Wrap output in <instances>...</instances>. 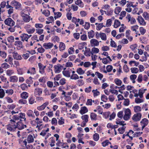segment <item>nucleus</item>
<instances>
[{
    "label": "nucleus",
    "instance_id": "20",
    "mask_svg": "<svg viewBox=\"0 0 149 149\" xmlns=\"http://www.w3.org/2000/svg\"><path fill=\"white\" fill-rule=\"evenodd\" d=\"M59 47L60 49V51H62L65 49V46L63 42H60Z\"/></svg>",
    "mask_w": 149,
    "mask_h": 149
},
{
    "label": "nucleus",
    "instance_id": "2",
    "mask_svg": "<svg viewBox=\"0 0 149 149\" xmlns=\"http://www.w3.org/2000/svg\"><path fill=\"white\" fill-rule=\"evenodd\" d=\"M5 24L10 26H13L14 25L15 23L13 20L10 18H8L5 19L4 21Z\"/></svg>",
    "mask_w": 149,
    "mask_h": 149
},
{
    "label": "nucleus",
    "instance_id": "27",
    "mask_svg": "<svg viewBox=\"0 0 149 149\" xmlns=\"http://www.w3.org/2000/svg\"><path fill=\"white\" fill-rule=\"evenodd\" d=\"M88 116L87 115H84L81 116V119L84 120L83 122L87 123L88 121Z\"/></svg>",
    "mask_w": 149,
    "mask_h": 149
},
{
    "label": "nucleus",
    "instance_id": "45",
    "mask_svg": "<svg viewBox=\"0 0 149 149\" xmlns=\"http://www.w3.org/2000/svg\"><path fill=\"white\" fill-rule=\"evenodd\" d=\"M109 144H111V143L109 141V140H107L102 143V145L104 147L108 145Z\"/></svg>",
    "mask_w": 149,
    "mask_h": 149
},
{
    "label": "nucleus",
    "instance_id": "19",
    "mask_svg": "<svg viewBox=\"0 0 149 149\" xmlns=\"http://www.w3.org/2000/svg\"><path fill=\"white\" fill-rule=\"evenodd\" d=\"M13 125V126H11V125H7V129L11 131H14L15 129L17 128V126L15 125Z\"/></svg>",
    "mask_w": 149,
    "mask_h": 149
},
{
    "label": "nucleus",
    "instance_id": "44",
    "mask_svg": "<svg viewBox=\"0 0 149 149\" xmlns=\"http://www.w3.org/2000/svg\"><path fill=\"white\" fill-rule=\"evenodd\" d=\"M14 37L10 36L8 38L7 40L10 43H12L13 42H14Z\"/></svg>",
    "mask_w": 149,
    "mask_h": 149
},
{
    "label": "nucleus",
    "instance_id": "23",
    "mask_svg": "<svg viewBox=\"0 0 149 149\" xmlns=\"http://www.w3.org/2000/svg\"><path fill=\"white\" fill-rule=\"evenodd\" d=\"M141 125H147L148 123V119L146 118H144L140 122Z\"/></svg>",
    "mask_w": 149,
    "mask_h": 149
},
{
    "label": "nucleus",
    "instance_id": "31",
    "mask_svg": "<svg viewBox=\"0 0 149 149\" xmlns=\"http://www.w3.org/2000/svg\"><path fill=\"white\" fill-rule=\"evenodd\" d=\"M103 27H105L106 26H104L103 23H100L98 25L96 26V29L97 30L99 31Z\"/></svg>",
    "mask_w": 149,
    "mask_h": 149
},
{
    "label": "nucleus",
    "instance_id": "22",
    "mask_svg": "<svg viewBox=\"0 0 149 149\" xmlns=\"http://www.w3.org/2000/svg\"><path fill=\"white\" fill-rule=\"evenodd\" d=\"M95 35L94 32L93 30H91L88 33V36L89 38H93Z\"/></svg>",
    "mask_w": 149,
    "mask_h": 149
},
{
    "label": "nucleus",
    "instance_id": "15",
    "mask_svg": "<svg viewBox=\"0 0 149 149\" xmlns=\"http://www.w3.org/2000/svg\"><path fill=\"white\" fill-rule=\"evenodd\" d=\"M84 54L87 56H90L91 54V51L89 48H88L84 51Z\"/></svg>",
    "mask_w": 149,
    "mask_h": 149
},
{
    "label": "nucleus",
    "instance_id": "51",
    "mask_svg": "<svg viewBox=\"0 0 149 149\" xmlns=\"http://www.w3.org/2000/svg\"><path fill=\"white\" fill-rule=\"evenodd\" d=\"M121 10V8L119 7H116L114 10L115 13L116 14H118L120 12Z\"/></svg>",
    "mask_w": 149,
    "mask_h": 149
},
{
    "label": "nucleus",
    "instance_id": "50",
    "mask_svg": "<svg viewBox=\"0 0 149 149\" xmlns=\"http://www.w3.org/2000/svg\"><path fill=\"white\" fill-rule=\"evenodd\" d=\"M132 63H135L134 66H137L139 64V63L138 62H136L134 61H130L129 64L130 65H132Z\"/></svg>",
    "mask_w": 149,
    "mask_h": 149
},
{
    "label": "nucleus",
    "instance_id": "16",
    "mask_svg": "<svg viewBox=\"0 0 149 149\" xmlns=\"http://www.w3.org/2000/svg\"><path fill=\"white\" fill-rule=\"evenodd\" d=\"M10 82H17L18 80V77L16 76H13L10 77Z\"/></svg>",
    "mask_w": 149,
    "mask_h": 149
},
{
    "label": "nucleus",
    "instance_id": "43",
    "mask_svg": "<svg viewBox=\"0 0 149 149\" xmlns=\"http://www.w3.org/2000/svg\"><path fill=\"white\" fill-rule=\"evenodd\" d=\"M5 92L4 90L2 89H0V98H3L5 95Z\"/></svg>",
    "mask_w": 149,
    "mask_h": 149
},
{
    "label": "nucleus",
    "instance_id": "32",
    "mask_svg": "<svg viewBox=\"0 0 149 149\" xmlns=\"http://www.w3.org/2000/svg\"><path fill=\"white\" fill-rule=\"evenodd\" d=\"M16 124L17 128H18L19 130H21L24 128V125L21 123L19 124L18 123H17Z\"/></svg>",
    "mask_w": 149,
    "mask_h": 149
},
{
    "label": "nucleus",
    "instance_id": "28",
    "mask_svg": "<svg viewBox=\"0 0 149 149\" xmlns=\"http://www.w3.org/2000/svg\"><path fill=\"white\" fill-rule=\"evenodd\" d=\"M77 72L79 75H82L84 74L85 71L81 68H79L77 69Z\"/></svg>",
    "mask_w": 149,
    "mask_h": 149
},
{
    "label": "nucleus",
    "instance_id": "62",
    "mask_svg": "<svg viewBox=\"0 0 149 149\" xmlns=\"http://www.w3.org/2000/svg\"><path fill=\"white\" fill-rule=\"evenodd\" d=\"M139 30L141 34L142 35H143L146 32V30L143 27H140L139 28Z\"/></svg>",
    "mask_w": 149,
    "mask_h": 149
},
{
    "label": "nucleus",
    "instance_id": "4",
    "mask_svg": "<svg viewBox=\"0 0 149 149\" xmlns=\"http://www.w3.org/2000/svg\"><path fill=\"white\" fill-rule=\"evenodd\" d=\"M141 114L138 113L135 114L132 117V119L134 121L137 122L139 121L141 118Z\"/></svg>",
    "mask_w": 149,
    "mask_h": 149
},
{
    "label": "nucleus",
    "instance_id": "13",
    "mask_svg": "<svg viewBox=\"0 0 149 149\" xmlns=\"http://www.w3.org/2000/svg\"><path fill=\"white\" fill-rule=\"evenodd\" d=\"M54 45L53 43L49 42L45 43L43 44V47L46 49H47L51 48Z\"/></svg>",
    "mask_w": 149,
    "mask_h": 149
},
{
    "label": "nucleus",
    "instance_id": "10",
    "mask_svg": "<svg viewBox=\"0 0 149 149\" xmlns=\"http://www.w3.org/2000/svg\"><path fill=\"white\" fill-rule=\"evenodd\" d=\"M13 55L14 58L16 60H20L22 59L21 56L17 52H15L13 53Z\"/></svg>",
    "mask_w": 149,
    "mask_h": 149
},
{
    "label": "nucleus",
    "instance_id": "11",
    "mask_svg": "<svg viewBox=\"0 0 149 149\" xmlns=\"http://www.w3.org/2000/svg\"><path fill=\"white\" fill-rule=\"evenodd\" d=\"M91 45L92 46H97L99 45V42L97 40L92 39L90 41Z\"/></svg>",
    "mask_w": 149,
    "mask_h": 149
},
{
    "label": "nucleus",
    "instance_id": "63",
    "mask_svg": "<svg viewBox=\"0 0 149 149\" xmlns=\"http://www.w3.org/2000/svg\"><path fill=\"white\" fill-rule=\"evenodd\" d=\"M32 79V78L31 77H30L28 79L26 80V83L29 84H32L33 82V80Z\"/></svg>",
    "mask_w": 149,
    "mask_h": 149
},
{
    "label": "nucleus",
    "instance_id": "21",
    "mask_svg": "<svg viewBox=\"0 0 149 149\" xmlns=\"http://www.w3.org/2000/svg\"><path fill=\"white\" fill-rule=\"evenodd\" d=\"M21 96L22 99H26L28 97V94L27 92H24L21 94Z\"/></svg>",
    "mask_w": 149,
    "mask_h": 149
},
{
    "label": "nucleus",
    "instance_id": "56",
    "mask_svg": "<svg viewBox=\"0 0 149 149\" xmlns=\"http://www.w3.org/2000/svg\"><path fill=\"white\" fill-rule=\"evenodd\" d=\"M79 78V76L77 74H73L70 76V79L75 80L78 79Z\"/></svg>",
    "mask_w": 149,
    "mask_h": 149
},
{
    "label": "nucleus",
    "instance_id": "54",
    "mask_svg": "<svg viewBox=\"0 0 149 149\" xmlns=\"http://www.w3.org/2000/svg\"><path fill=\"white\" fill-rule=\"evenodd\" d=\"M1 67L4 69H7L10 67V65L6 63H4L1 65Z\"/></svg>",
    "mask_w": 149,
    "mask_h": 149
},
{
    "label": "nucleus",
    "instance_id": "29",
    "mask_svg": "<svg viewBox=\"0 0 149 149\" xmlns=\"http://www.w3.org/2000/svg\"><path fill=\"white\" fill-rule=\"evenodd\" d=\"M114 81L116 84L118 86H121L122 83V81L120 80L118 78L115 79H114Z\"/></svg>",
    "mask_w": 149,
    "mask_h": 149
},
{
    "label": "nucleus",
    "instance_id": "8",
    "mask_svg": "<svg viewBox=\"0 0 149 149\" xmlns=\"http://www.w3.org/2000/svg\"><path fill=\"white\" fill-rule=\"evenodd\" d=\"M42 88H35L34 91V95L35 96H40L42 93Z\"/></svg>",
    "mask_w": 149,
    "mask_h": 149
},
{
    "label": "nucleus",
    "instance_id": "3",
    "mask_svg": "<svg viewBox=\"0 0 149 149\" xmlns=\"http://www.w3.org/2000/svg\"><path fill=\"white\" fill-rule=\"evenodd\" d=\"M10 5L12 6L15 8L16 9H19L22 6L21 3L15 0L12 1L11 2Z\"/></svg>",
    "mask_w": 149,
    "mask_h": 149
},
{
    "label": "nucleus",
    "instance_id": "18",
    "mask_svg": "<svg viewBox=\"0 0 149 149\" xmlns=\"http://www.w3.org/2000/svg\"><path fill=\"white\" fill-rule=\"evenodd\" d=\"M88 111V110L87 108L85 107H83L81 108L80 112L81 114H82L86 113Z\"/></svg>",
    "mask_w": 149,
    "mask_h": 149
},
{
    "label": "nucleus",
    "instance_id": "6",
    "mask_svg": "<svg viewBox=\"0 0 149 149\" xmlns=\"http://www.w3.org/2000/svg\"><path fill=\"white\" fill-rule=\"evenodd\" d=\"M21 16L22 17L23 21L25 22H29L31 19V17L28 15L24 13H22Z\"/></svg>",
    "mask_w": 149,
    "mask_h": 149
},
{
    "label": "nucleus",
    "instance_id": "46",
    "mask_svg": "<svg viewBox=\"0 0 149 149\" xmlns=\"http://www.w3.org/2000/svg\"><path fill=\"white\" fill-rule=\"evenodd\" d=\"M112 22V20L111 19H109L107 21L106 26L108 27L111 26Z\"/></svg>",
    "mask_w": 149,
    "mask_h": 149
},
{
    "label": "nucleus",
    "instance_id": "47",
    "mask_svg": "<svg viewBox=\"0 0 149 149\" xmlns=\"http://www.w3.org/2000/svg\"><path fill=\"white\" fill-rule=\"evenodd\" d=\"M92 92L93 93V95L94 97L97 96L100 94V92L99 91H97V89L95 90H93L92 91Z\"/></svg>",
    "mask_w": 149,
    "mask_h": 149
},
{
    "label": "nucleus",
    "instance_id": "37",
    "mask_svg": "<svg viewBox=\"0 0 149 149\" xmlns=\"http://www.w3.org/2000/svg\"><path fill=\"white\" fill-rule=\"evenodd\" d=\"M90 117L92 120H96L97 119V115L94 113H92L91 114Z\"/></svg>",
    "mask_w": 149,
    "mask_h": 149
},
{
    "label": "nucleus",
    "instance_id": "25",
    "mask_svg": "<svg viewBox=\"0 0 149 149\" xmlns=\"http://www.w3.org/2000/svg\"><path fill=\"white\" fill-rule=\"evenodd\" d=\"M22 43L21 41H17L15 42L14 45L16 46H19L21 48H23Z\"/></svg>",
    "mask_w": 149,
    "mask_h": 149
},
{
    "label": "nucleus",
    "instance_id": "40",
    "mask_svg": "<svg viewBox=\"0 0 149 149\" xmlns=\"http://www.w3.org/2000/svg\"><path fill=\"white\" fill-rule=\"evenodd\" d=\"M93 139L95 141H97L99 138V135L97 133H95L93 136Z\"/></svg>",
    "mask_w": 149,
    "mask_h": 149
},
{
    "label": "nucleus",
    "instance_id": "42",
    "mask_svg": "<svg viewBox=\"0 0 149 149\" xmlns=\"http://www.w3.org/2000/svg\"><path fill=\"white\" fill-rule=\"evenodd\" d=\"M19 103L21 104H24L27 103V101L26 99L22 98L19 100Z\"/></svg>",
    "mask_w": 149,
    "mask_h": 149
},
{
    "label": "nucleus",
    "instance_id": "30",
    "mask_svg": "<svg viewBox=\"0 0 149 149\" xmlns=\"http://www.w3.org/2000/svg\"><path fill=\"white\" fill-rule=\"evenodd\" d=\"M75 3L81 7H82L83 6V3L81 0H77L75 1Z\"/></svg>",
    "mask_w": 149,
    "mask_h": 149
},
{
    "label": "nucleus",
    "instance_id": "49",
    "mask_svg": "<svg viewBox=\"0 0 149 149\" xmlns=\"http://www.w3.org/2000/svg\"><path fill=\"white\" fill-rule=\"evenodd\" d=\"M54 14L55 15L56 14V15L54 17V18L55 19H56L57 18L60 17L62 15L61 13L59 12H58L57 13L54 12Z\"/></svg>",
    "mask_w": 149,
    "mask_h": 149
},
{
    "label": "nucleus",
    "instance_id": "57",
    "mask_svg": "<svg viewBox=\"0 0 149 149\" xmlns=\"http://www.w3.org/2000/svg\"><path fill=\"white\" fill-rule=\"evenodd\" d=\"M95 75H96L98 76V78L100 79V80L103 77V75L102 74L99 72H95Z\"/></svg>",
    "mask_w": 149,
    "mask_h": 149
},
{
    "label": "nucleus",
    "instance_id": "58",
    "mask_svg": "<svg viewBox=\"0 0 149 149\" xmlns=\"http://www.w3.org/2000/svg\"><path fill=\"white\" fill-rule=\"evenodd\" d=\"M42 13L46 16H48L50 14V11L48 10H44L42 12Z\"/></svg>",
    "mask_w": 149,
    "mask_h": 149
},
{
    "label": "nucleus",
    "instance_id": "52",
    "mask_svg": "<svg viewBox=\"0 0 149 149\" xmlns=\"http://www.w3.org/2000/svg\"><path fill=\"white\" fill-rule=\"evenodd\" d=\"M125 101L123 102V104L125 106H127L130 104V101L128 99H124Z\"/></svg>",
    "mask_w": 149,
    "mask_h": 149
},
{
    "label": "nucleus",
    "instance_id": "12",
    "mask_svg": "<svg viewBox=\"0 0 149 149\" xmlns=\"http://www.w3.org/2000/svg\"><path fill=\"white\" fill-rule=\"evenodd\" d=\"M49 104L48 102H46L41 106L38 107L37 109L39 111H42L44 110L46 107Z\"/></svg>",
    "mask_w": 149,
    "mask_h": 149
},
{
    "label": "nucleus",
    "instance_id": "26",
    "mask_svg": "<svg viewBox=\"0 0 149 149\" xmlns=\"http://www.w3.org/2000/svg\"><path fill=\"white\" fill-rule=\"evenodd\" d=\"M100 37L102 40L105 41L107 40V36L106 34L104 33L100 32Z\"/></svg>",
    "mask_w": 149,
    "mask_h": 149
},
{
    "label": "nucleus",
    "instance_id": "53",
    "mask_svg": "<svg viewBox=\"0 0 149 149\" xmlns=\"http://www.w3.org/2000/svg\"><path fill=\"white\" fill-rule=\"evenodd\" d=\"M66 83V79L64 78L61 79L59 81V84L61 85H64Z\"/></svg>",
    "mask_w": 149,
    "mask_h": 149
},
{
    "label": "nucleus",
    "instance_id": "36",
    "mask_svg": "<svg viewBox=\"0 0 149 149\" xmlns=\"http://www.w3.org/2000/svg\"><path fill=\"white\" fill-rule=\"evenodd\" d=\"M63 73L65 76L67 77H69L70 76V73L68 70L63 71Z\"/></svg>",
    "mask_w": 149,
    "mask_h": 149
},
{
    "label": "nucleus",
    "instance_id": "14",
    "mask_svg": "<svg viewBox=\"0 0 149 149\" xmlns=\"http://www.w3.org/2000/svg\"><path fill=\"white\" fill-rule=\"evenodd\" d=\"M137 19L140 24L144 26L146 25V23L141 16H139Z\"/></svg>",
    "mask_w": 149,
    "mask_h": 149
},
{
    "label": "nucleus",
    "instance_id": "7",
    "mask_svg": "<svg viewBox=\"0 0 149 149\" xmlns=\"http://www.w3.org/2000/svg\"><path fill=\"white\" fill-rule=\"evenodd\" d=\"M31 36V35H29L27 34L23 33L20 36V37L22 41L24 42V41H27L28 39Z\"/></svg>",
    "mask_w": 149,
    "mask_h": 149
},
{
    "label": "nucleus",
    "instance_id": "41",
    "mask_svg": "<svg viewBox=\"0 0 149 149\" xmlns=\"http://www.w3.org/2000/svg\"><path fill=\"white\" fill-rule=\"evenodd\" d=\"M134 110L135 112H137L141 111V107L139 106H136L134 107Z\"/></svg>",
    "mask_w": 149,
    "mask_h": 149
},
{
    "label": "nucleus",
    "instance_id": "59",
    "mask_svg": "<svg viewBox=\"0 0 149 149\" xmlns=\"http://www.w3.org/2000/svg\"><path fill=\"white\" fill-rule=\"evenodd\" d=\"M101 99L104 102H106L108 100L107 97L104 95L102 96Z\"/></svg>",
    "mask_w": 149,
    "mask_h": 149
},
{
    "label": "nucleus",
    "instance_id": "64",
    "mask_svg": "<svg viewBox=\"0 0 149 149\" xmlns=\"http://www.w3.org/2000/svg\"><path fill=\"white\" fill-rule=\"evenodd\" d=\"M143 17L146 19H149V14L146 12H144L143 14Z\"/></svg>",
    "mask_w": 149,
    "mask_h": 149
},
{
    "label": "nucleus",
    "instance_id": "24",
    "mask_svg": "<svg viewBox=\"0 0 149 149\" xmlns=\"http://www.w3.org/2000/svg\"><path fill=\"white\" fill-rule=\"evenodd\" d=\"M91 54H97L99 52V49L97 48L93 47L91 49Z\"/></svg>",
    "mask_w": 149,
    "mask_h": 149
},
{
    "label": "nucleus",
    "instance_id": "60",
    "mask_svg": "<svg viewBox=\"0 0 149 149\" xmlns=\"http://www.w3.org/2000/svg\"><path fill=\"white\" fill-rule=\"evenodd\" d=\"M34 97H31L29 100V102L30 104H32L34 102Z\"/></svg>",
    "mask_w": 149,
    "mask_h": 149
},
{
    "label": "nucleus",
    "instance_id": "34",
    "mask_svg": "<svg viewBox=\"0 0 149 149\" xmlns=\"http://www.w3.org/2000/svg\"><path fill=\"white\" fill-rule=\"evenodd\" d=\"M26 31L29 34H31L34 32L35 29L34 28L31 27L29 29H27Z\"/></svg>",
    "mask_w": 149,
    "mask_h": 149
},
{
    "label": "nucleus",
    "instance_id": "48",
    "mask_svg": "<svg viewBox=\"0 0 149 149\" xmlns=\"http://www.w3.org/2000/svg\"><path fill=\"white\" fill-rule=\"evenodd\" d=\"M20 87L23 90H25L28 88L27 86L25 84H22L20 85Z\"/></svg>",
    "mask_w": 149,
    "mask_h": 149
},
{
    "label": "nucleus",
    "instance_id": "35",
    "mask_svg": "<svg viewBox=\"0 0 149 149\" xmlns=\"http://www.w3.org/2000/svg\"><path fill=\"white\" fill-rule=\"evenodd\" d=\"M113 12V10L111 9H108L107 11H105V13L108 15H110L112 14Z\"/></svg>",
    "mask_w": 149,
    "mask_h": 149
},
{
    "label": "nucleus",
    "instance_id": "1",
    "mask_svg": "<svg viewBox=\"0 0 149 149\" xmlns=\"http://www.w3.org/2000/svg\"><path fill=\"white\" fill-rule=\"evenodd\" d=\"M130 110L129 109H126L125 111V115L123 117V119L125 120H128L131 115Z\"/></svg>",
    "mask_w": 149,
    "mask_h": 149
},
{
    "label": "nucleus",
    "instance_id": "61",
    "mask_svg": "<svg viewBox=\"0 0 149 149\" xmlns=\"http://www.w3.org/2000/svg\"><path fill=\"white\" fill-rule=\"evenodd\" d=\"M110 45L111 47H117L114 41L112 40V39H111Z\"/></svg>",
    "mask_w": 149,
    "mask_h": 149
},
{
    "label": "nucleus",
    "instance_id": "55",
    "mask_svg": "<svg viewBox=\"0 0 149 149\" xmlns=\"http://www.w3.org/2000/svg\"><path fill=\"white\" fill-rule=\"evenodd\" d=\"M6 93L8 95H12L13 93V91L12 89H9L6 91Z\"/></svg>",
    "mask_w": 149,
    "mask_h": 149
},
{
    "label": "nucleus",
    "instance_id": "5",
    "mask_svg": "<svg viewBox=\"0 0 149 149\" xmlns=\"http://www.w3.org/2000/svg\"><path fill=\"white\" fill-rule=\"evenodd\" d=\"M63 67V66L59 64H58L54 66V72L56 73H60L62 70Z\"/></svg>",
    "mask_w": 149,
    "mask_h": 149
},
{
    "label": "nucleus",
    "instance_id": "38",
    "mask_svg": "<svg viewBox=\"0 0 149 149\" xmlns=\"http://www.w3.org/2000/svg\"><path fill=\"white\" fill-rule=\"evenodd\" d=\"M130 70L133 73L136 74L139 72L138 69L136 68H130Z\"/></svg>",
    "mask_w": 149,
    "mask_h": 149
},
{
    "label": "nucleus",
    "instance_id": "33",
    "mask_svg": "<svg viewBox=\"0 0 149 149\" xmlns=\"http://www.w3.org/2000/svg\"><path fill=\"white\" fill-rule=\"evenodd\" d=\"M120 25V23L118 20L116 19L114 24V27L115 28H117L118 26Z\"/></svg>",
    "mask_w": 149,
    "mask_h": 149
},
{
    "label": "nucleus",
    "instance_id": "17",
    "mask_svg": "<svg viewBox=\"0 0 149 149\" xmlns=\"http://www.w3.org/2000/svg\"><path fill=\"white\" fill-rule=\"evenodd\" d=\"M34 141V139L32 135L29 134L27 138V141L28 143H32Z\"/></svg>",
    "mask_w": 149,
    "mask_h": 149
},
{
    "label": "nucleus",
    "instance_id": "39",
    "mask_svg": "<svg viewBox=\"0 0 149 149\" xmlns=\"http://www.w3.org/2000/svg\"><path fill=\"white\" fill-rule=\"evenodd\" d=\"M14 73V71L12 70H8L6 71V74L8 76H10Z\"/></svg>",
    "mask_w": 149,
    "mask_h": 149
},
{
    "label": "nucleus",
    "instance_id": "9",
    "mask_svg": "<svg viewBox=\"0 0 149 149\" xmlns=\"http://www.w3.org/2000/svg\"><path fill=\"white\" fill-rule=\"evenodd\" d=\"M38 64L39 69V72L42 74H44L45 73V69L46 66L43 65L40 63H39Z\"/></svg>",
    "mask_w": 149,
    "mask_h": 149
}]
</instances>
